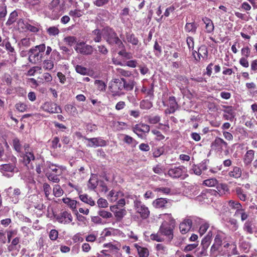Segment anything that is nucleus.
<instances>
[{
  "label": "nucleus",
  "instance_id": "1",
  "mask_svg": "<svg viewBox=\"0 0 257 257\" xmlns=\"http://www.w3.org/2000/svg\"><path fill=\"white\" fill-rule=\"evenodd\" d=\"M45 49L46 46L44 44L31 48L28 51L29 61L34 64L40 63L42 61L43 53Z\"/></svg>",
  "mask_w": 257,
  "mask_h": 257
},
{
  "label": "nucleus",
  "instance_id": "2",
  "mask_svg": "<svg viewBox=\"0 0 257 257\" xmlns=\"http://www.w3.org/2000/svg\"><path fill=\"white\" fill-rule=\"evenodd\" d=\"M74 49L77 53L84 55H91L93 52L92 46L86 44L84 42H77L74 47Z\"/></svg>",
  "mask_w": 257,
  "mask_h": 257
},
{
  "label": "nucleus",
  "instance_id": "3",
  "mask_svg": "<svg viewBox=\"0 0 257 257\" xmlns=\"http://www.w3.org/2000/svg\"><path fill=\"white\" fill-rule=\"evenodd\" d=\"M134 208L142 218L146 219L149 217L150 211L148 208L141 201L136 200L134 201Z\"/></svg>",
  "mask_w": 257,
  "mask_h": 257
},
{
  "label": "nucleus",
  "instance_id": "4",
  "mask_svg": "<svg viewBox=\"0 0 257 257\" xmlns=\"http://www.w3.org/2000/svg\"><path fill=\"white\" fill-rule=\"evenodd\" d=\"M76 134L77 136H79L88 141V143L86 145L87 147L96 148L98 147H104L106 145V141L100 137L87 138L85 137L82 136L79 133H77Z\"/></svg>",
  "mask_w": 257,
  "mask_h": 257
},
{
  "label": "nucleus",
  "instance_id": "5",
  "mask_svg": "<svg viewBox=\"0 0 257 257\" xmlns=\"http://www.w3.org/2000/svg\"><path fill=\"white\" fill-rule=\"evenodd\" d=\"M54 217L59 223L64 224H69L73 220V217L71 213L66 210L62 211L58 214L55 215Z\"/></svg>",
  "mask_w": 257,
  "mask_h": 257
},
{
  "label": "nucleus",
  "instance_id": "6",
  "mask_svg": "<svg viewBox=\"0 0 257 257\" xmlns=\"http://www.w3.org/2000/svg\"><path fill=\"white\" fill-rule=\"evenodd\" d=\"M44 111L50 113H59L61 112V107L52 101H47L41 106Z\"/></svg>",
  "mask_w": 257,
  "mask_h": 257
},
{
  "label": "nucleus",
  "instance_id": "7",
  "mask_svg": "<svg viewBox=\"0 0 257 257\" xmlns=\"http://www.w3.org/2000/svg\"><path fill=\"white\" fill-rule=\"evenodd\" d=\"M102 34L106 42L110 44H114V40L117 37L115 32L110 28L106 27L102 30Z\"/></svg>",
  "mask_w": 257,
  "mask_h": 257
},
{
  "label": "nucleus",
  "instance_id": "8",
  "mask_svg": "<svg viewBox=\"0 0 257 257\" xmlns=\"http://www.w3.org/2000/svg\"><path fill=\"white\" fill-rule=\"evenodd\" d=\"M226 234L224 232L221 231H218L215 237L214 243L211 246V251L213 252L219 250L223 240H224Z\"/></svg>",
  "mask_w": 257,
  "mask_h": 257
},
{
  "label": "nucleus",
  "instance_id": "9",
  "mask_svg": "<svg viewBox=\"0 0 257 257\" xmlns=\"http://www.w3.org/2000/svg\"><path fill=\"white\" fill-rule=\"evenodd\" d=\"M185 173V168L183 166H180L170 168L167 175L172 178L176 179L181 177Z\"/></svg>",
  "mask_w": 257,
  "mask_h": 257
},
{
  "label": "nucleus",
  "instance_id": "10",
  "mask_svg": "<svg viewBox=\"0 0 257 257\" xmlns=\"http://www.w3.org/2000/svg\"><path fill=\"white\" fill-rule=\"evenodd\" d=\"M159 232L162 235L166 236L169 240H171L173 237V229L165 221L162 223L159 229Z\"/></svg>",
  "mask_w": 257,
  "mask_h": 257
},
{
  "label": "nucleus",
  "instance_id": "11",
  "mask_svg": "<svg viewBox=\"0 0 257 257\" xmlns=\"http://www.w3.org/2000/svg\"><path fill=\"white\" fill-rule=\"evenodd\" d=\"M24 160L26 164H29L31 160L35 159V156L28 144H25L24 146Z\"/></svg>",
  "mask_w": 257,
  "mask_h": 257
},
{
  "label": "nucleus",
  "instance_id": "12",
  "mask_svg": "<svg viewBox=\"0 0 257 257\" xmlns=\"http://www.w3.org/2000/svg\"><path fill=\"white\" fill-rule=\"evenodd\" d=\"M7 192L12 202L14 203L18 202L21 193L19 188L10 187L8 189Z\"/></svg>",
  "mask_w": 257,
  "mask_h": 257
},
{
  "label": "nucleus",
  "instance_id": "13",
  "mask_svg": "<svg viewBox=\"0 0 257 257\" xmlns=\"http://www.w3.org/2000/svg\"><path fill=\"white\" fill-rule=\"evenodd\" d=\"M212 147L217 151H221L227 148V143L222 139L217 138L212 144Z\"/></svg>",
  "mask_w": 257,
  "mask_h": 257
},
{
  "label": "nucleus",
  "instance_id": "14",
  "mask_svg": "<svg viewBox=\"0 0 257 257\" xmlns=\"http://www.w3.org/2000/svg\"><path fill=\"white\" fill-rule=\"evenodd\" d=\"M153 206L157 208H168L170 206L169 200L163 198H158L154 201Z\"/></svg>",
  "mask_w": 257,
  "mask_h": 257
},
{
  "label": "nucleus",
  "instance_id": "15",
  "mask_svg": "<svg viewBox=\"0 0 257 257\" xmlns=\"http://www.w3.org/2000/svg\"><path fill=\"white\" fill-rule=\"evenodd\" d=\"M192 224V222L191 219H185L180 224L179 229L180 232L182 234H186L191 229Z\"/></svg>",
  "mask_w": 257,
  "mask_h": 257
},
{
  "label": "nucleus",
  "instance_id": "16",
  "mask_svg": "<svg viewBox=\"0 0 257 257\" xmlns=\"http://www.w3.org/2000/svg\"><path fill=\"white\" fill-rule=\"evenodd\" d=\"M47 169L50 170V172H52V173H55L58 175H61L62 173V171L59 167H58L56 165L51 163L50 162H47L45 164V168L43 169V170H46Z\"/></svg>",
  "mask_w": 257,
  "mask_h": 257
},
{
  "label": "nucleus",
  "instance_id": "17",
  "mask_svg": "<svg viewBox=\"0 0 257 257\" xmlns=\"http://www.w3.org/2000/svg\"><path fill=\"white\" fill-rule=\"evenodd\" d=\"M117 208V205L111 206L110 207V210L114 212V216L117 218V219L120 220L126 214V211L124 209H120L119 210L114 211V209Z\"/></svg>",
  "mask_w": 257,
  "mask_h": 257
},
{
  "label": "nucleus",
  "instance_id": "18",
  "mask_svg": "<svg viewBox=\"0 0 257 257\" xmlns=\"http://www.w3.org/2000/svg\"><path fill=\"white\" fill-rule=\"evenodd\" d=\"M216 190H214V194L217 193L219 196L225 194L226 193L229 192V189L226 184H218L216 187Z\"/></svg>",
  "mask_w": 257,
  "mask_h": 257
},
{
  "label": "nucleus",
  "instance_id": "19",
  "mask_svg": "<svg viewBox=\"0 0 257 257\" xmlns=\"http://www.w3.org/2000/svg\"><path fill=\"white\" fill-rule=\"evenodd\" d=\"M121 81L123 82V84L118 86V89L121 90L122 88H124L127 91L132 90L134 86V81L133 80L126 81L123 78H121Z\"/></svg>",
  "mask_w": 257,
  "mask_h": 257
},
{
  "label": "nucleus",
  "instance_id": "20",
  "mask_svg": "<svg viewBox=\"0 0 257 257\" xmlns=\"http://www.w3.org/2000/svg\"><path fill=\"white\" fill-rule=\"evenodd\" d=\"M63 202L67 204L72 211L75 213H77L76 210L77 204L78 202L74 200L71 199L69 198H64L62 199Z\"/></svg>",
  "mask_w": 257,
  "mask_h": 257
},
{
  "label": "nucleus",
  "instance_id": "21",
  "mask_svg": "<svg viewBox=\"0 0 257 257\" xmlns=\"http://www.w3.org/2000/svg\"><path fill=\"white\" fill-rule=\"evenodd\" d=\"M202 21L205 25L206 32L207 33H211L214 29V24L210 19L204 17L202 18Z\"/></svg>",
  "mask_w": 257,
  "mask_h": 257
},
{
  "label": "nucleus",
  "instance_id": "22",
  "mask_svg": "<svg viewBox=\"0 0 257 257\" xmlns=\"http://www.w3.org/2000/svg\"><path fill=\"white\" fill-rule=\"evenodd\" d=\"M254 157V151L252 150H248L244 156L243 162L245 165H249L252 161Z\"/></svg>",
  "mask_w": 257,
  "mask_h": 257
},
{
  "label": "nucleus",
  "instance_id": "23",
  "mask_svg": "<svg viewBox=\"0 0 257 257\" xmlns=\"http://www.w3.org/2000/svg\"><path fill=\"white\" fill-rule=\"evenodd\" d=\"M134 246L137 249L139 257L149 256V252L147 248L142 247L137 243L134 244Z\"/></svg>",
  "mask_w": 257,
  "mask_h": 257
},
{
  "label": "nucleus",
  "instance_id": "24",
  "mask_svg": "<svg viewBox=\"0 0 257 257\" xmlns=\"http://www.w3.org/2000/svg\"><path fill=\"white\" fill-rule=\"evenodd\" d=\"M15 166L12 164H6L0 165V171L5 174L7 172H13Z\"/></svg>",
  "mask_w": 257,
  "mask_h": 257
},
{
  "label": "nucleus",
  "instance_id": "25",
  "mask_svg": "<svg viewBox=\"0 0 257 257\" xmlns=\"http://www.w3.org/2000/svg\"><path fill=\"white\" fill-rule=\"evenodd\" d=\"M44 172H45L46 175L47 177L49 180L55 183H58L59 182L60 179L58 178V176L60 175H58L57 174L52 173L50 172V170L48 169H44Z\"/></svg>",
  "mask_w": 257,
  "mask_h": 257
},
{
  "label": "nucleus",
  "instance_id": "26",
  "mask_svg": "<svg viewBox=\"0 0 257 257\" xmlns=\"http://www.w3.org/2000/svg\"><path fill=\"white\" fill-rule=\"evenodd\" d=\"M234 216L236 217L240 216L241 218V220L242 221H244L247 219L249 216V214L245 211L244 209L242 208V207L237 211H235Z\"/></svg>",
  "mask_w": 257,
  "mask_h": 257
},
{
  "label": "nucleus",
  "instance_id": "27",
  "mask_svg": "<svg viewBox=\"0 0 257 257\" xmlns=\"http://www.w3.org/2000/svg\"><path fill=\"white\" fill-rule=\"evenodd\" d=\"M198 25L194 22L187 23L185 26L186 32L195 34L196 32Z\"/></svg>",
  "mask_w": 257,
  "mask_h": 257
},
{
  "label": "nucleus",
  "instance_id": "28",
  "mask_svg": "<svg viewBox=\"0 0 257 257\" xmlns=\"http://www.w3.org/2000/svg\"><path fill=\"white\" fill-rule=\"evenodd\" d=\"M98 185V178L95 175H92L88 182V187L90 189H94Z\"/></svg>",
  "mask_w": 257,
  "mask_h": 257
},
{
  "label": "nucleus",
  "instance_id": "29",
  "mask_svg": "<svg viewBox=\"0 0 257 257\" xmlns=\"http://www.w3.org/2000/svg\"><path fill=\"white\" fill-rule=\"evenodd\" d=\"M121 195V192H115L111 190L109 192L107 195V199L111 202L116 201L119 198L120 195Z\"/></svg>",
  "mask_w": 257,
  "mask_h": 257
},
{
  "label": "nucleus",
  "instance_id": "30",
  "mask_svg": "<svg viewBox=\"0 0 257 257\" xmlns=\"http://www.w3.org/2000/svg\"><path fill=\"white\" fill-rule=\"evenodd\" d=\"M212 233L211 231L208 232L207 235L202 240L201 246L203 248H207L210 245Z\"/></svg>",
  "mask_w": 257,
  "mask_h": 257
},
{
  "label": "nucleus",
  "instance_id": "31",
  "mask_svg": "<svg viewBox=\"0 0 257 257\" xmlns=\"http://www.w3.org/2000/svg\"><path fill=\"white\" fill-rule=\"evenodd\" d=\"M122 136L124 137L123 139V142L130 145L132 147L134 148L138 144V142L132 137L127 135H122Z\"/></svg>",
  "mask_w": 257,
  "mask_h": 257
},
{
  "label": "nucleus",
  "instance_id": "32",
  "mask_svg": "<svg viewBox=\"0 0 257 257\" xmlns=\"http://www.w3.org/2000/svg\"><path fill=\"white\" fill-rule=\"evenodd\" d=\"M80 199L83 202L90 205V206H94L95 202L93 200L91 197H89L87 194H80L79 195Z\"/></svg>",
  "mask_w": 257,
  "mask_h": 257
},
{
  "label": "nucleus",
  "instance_id": "33",
  "mask_svg": "<svg viewBox=\"0 0 257 257\" xmlns=\"http://www.w3.org/2000/svg\"><path fill=\"white\" fill-rule=\"evenodd\" d=\"M177 103L175 97L171 96L169 98V104L170 107L169 113H173L177 108Z\"/></svg>",
  "mask_w": 257,
  "mask_h": 257
},
{
  "label": "nucleus",
  "instance_id": "34",
  "mask_svg": "<svg viewBox=\"0 0 257 257\" xmlns=\"http://www.w3.org/2000/svg\"><path fill=\"white\" fill-rule=\"evenodd\" d=\"M241 170L238 167H234L232 171H230L228 175L230 177L234 178H239L241 176Z\"/></svg>",
  "mask_w": 257,
  "mask_h": 257
},
{
  "label": "nucleus",
  "instance_id": "35",
  "mask_svg": "<svg viewBox=\"0 0 257 257\" xmlns=\"http://www.w3.org/2000/svg\"><path fill=\"white\" fill-rule=\"evenodd\" d=\"M156 249L159 254H167L168 253V249L166 246L163 244L158 243L156 244Z\"/></svg>",
  "mask_w": 257,
  "mask_h": 257
},
{
  "label": "nucleus",
  "instance_id": "36",
  "mask_svg": "<svg viewBox=\"0 0 257 257\" xmlns=\"http://www.w3.org/2000/svg\"><path fill=\"white\" fill-rule=\"evenodd\" d=\"M228 204L230 208L235 210V211H237L242 207L239 202L232 200H229Z\"/></svg>",
  "mask_w": 257,
  "mask_h": 257
},
{
  "label": "nucleus",
  "instance_id": "37",
  "mask_svg": "<svg viewBox=\"0 0 257 257\" xmlns=\"http://www.w3.org/2000/svg\"><path fill=\"white\" fill-rule=\"evenodd\" d=\"M243 229L247 233L252 234L253 232V228L251 221H246L243 225Z\"/></svg>",
  "mask_w": 257,
  "mask_h": 257
},
{
  "label": "nucleus",
  "instance_id": "38",
  "mask_svg": "<svg viewBox=\"0 0 257 257\" xmlns=\"http://www.w3.org/2000/svg\"><path fill=\"white\" fill-rule=\"evenodd\" d=\"M64 191L59 185H55L53 187V194L56 197H59L63 194Z\"/></svg>",
  "mask_w": 257,
  "mask_h": 257
},
{
  "label": "nucleus",
  "instance_id": "39",
  "mask_svg": "<svg viewBox=\"0 0 257 257\" xmlns=\"http://www.w3.org/2000/svg\"><path fill=\"white\" fill-rule=\"evenodd\" d=\"M94 84L97 89L100 91H104L106 89V85L102 80H96L94 82Z\"/></svg>",
  "mask_w": 257,
  "mask_h": 257
},
{
  "label": "nucleus",
  "instance_id": "40",
  "mask_svg": "<svg viewBox=\"0 0 257 257\" xmlns=\"http://www.w3.org/2000/svg\"><path fill=\"white\" fill-rule=\"evenodd\" d=\"M47 32L50 36H55L59 34L60 31L58 27L52 26L47 29Z\"/></svg>",
  "mask_w": 257,
  "mask_h": 257
},
{
  "label": "nucleus",
  "instance_id": "41",
  "mask_svg": "<svg viewBox=\"0 0 257 257\" xmlns=\"http://www.w3.org/2000/svg\"><path fill=\"white\" fill-rule=\"evenodd\" d=\"M54 67V62L53 60L51 59L45 60L43 61V68L45 70H51Z\"/></svg>",
  "mask_w": 257,
  "mask_h": 257
},
{
  "label": "nucleus",
  "instance_id": "42",
  "mask_svg": "<svg viewBox=\"0 0 257 257\" xmlns=\"http://www.w3.org/2000/svg\"><path fill=\"white\" fill-rule=\"evenodd\" d=\"M198 58L195 57L197 60H199L202 58L206 57L207 56V50L205 47H200L198 49V52L197 53Z\"/></svg>",
  "mask_w": 257,
  "mask_h": 257
},
{
  "label": "nucleus",
  "instance_id": "43",
  "mask_svg": "<svg viewBox=\"0 0 257 257\" xmlns=\"http://www.w3.org/2000/svg\"><path fill=\"white\" fill-rule=\"evenodd\" d=\"M237 197L241 201H244L246 199V195L244 193L242 189L240 187H237L235 189Z\"/></svg>",
  "mask_w": 257,
  "mask_h": 257
},
{
  "label": "nucleus",
  "instance_id": "44",
  "mask_svg": "<svg viewBox=\"0 0 257 257\" xmlns=\"http://www.w3.org/2000/svg\"><path fill=\"white\" fill-rule=\"evenodd\" d=\"M116 71L118 75L120 76L129 77L132 75V73L130 71L124 70L121 68H117L116 69Z\"/></svg>",
  "mask_w": 257,
  "mask_h": 257
},
{
  "label": "nucleus",
  "instance_id": "45",
  "mask_svg": "<svg viewBox=\"0 0 257 257\" xmlns=\"http://www.w3.org/2000/svg\"><path fill=\"white\" fill-rule=\"evenodd\" d=\"M64 41L69 46H72L77 43V39L74 36H68L64 38Z\"/></svg>",
  "mask_w": 257,
  "mask_h": 257
},
{
  "label": "nucleus",
  "instance_id": "46",
  "mask_svg": "<svg viewBox=\"0 0 257 257\" xmlns=\"http://www.w3.org/2000/svg\"><path fill=\"white\" fill-rule=\"evenodd\" d=\"M65 109L68 112L73 116L76 115L78 113L76 108L71 104L66 105Z\"/></svg>",
  "mask_w": 257,
  "mask_h": 257
},
{
  "label": "nucleus",
  "instance_id": "47",
  "mask_svg": "<svg viewBox=\"0 0 257 257\" xmlns=\"http://www.w3.org/2000/svg\"><path fill=\"white\" fill-rule=\"evenodd\" d=\"M17 17L18 14L16 11H14L11 13L9 16V19L6 23V24L8 26L12 25L16 21Z\"/></svg>",
  "mask_w": 257,
  "mask_h": 257
},
{
  "label": "nucleus",
  "instance_id": "48",
  "mask_svg": "<svg viewBox=\"0 0 257 257\" xmlns=\"http://www.w3.org/2000/svg\"><path fill=\"white\" fill-rule=\"evenodd\" d=\"M150 238L152 240H155L158 242H162L164 240V238L162 237V234L159 232V230L157 233H152L151 234Z\"/></svg>",
  "mask_w": 257,
  "mask_h": 257
},
{
  "label": "nucleus",
  "instance_id": "49",
  "mask_svg": "<svg viewBox=\"0 0 257 257\" xmlns=\"http://www.w3.org/2000/svg\"><path fill=\"white\" fill-rule=\"evenodd\" d=\"M93 35H94V41L95 42H99L101 40V37L102 36V31H100L98 29H95L92 31Z\"/></svg>",
  "mask_w": 257,
  "mask_h": 257
},
{
  "label": "nucleus",
  "instance_id": "50",
  "mask_svg": "<svg viewBox=\"0 0 257 257\" xmlns=\"http://www.w3.org/2000/svg\"><path fill=\"white\" fill-rule=\"evenodd\" d=\"M218 181L215 178H210L205 180L203 182V184L208 187H213L217 185Z\"/></svg>",
  "mask_w": 257,
  "mask_h": 257
},
{
  "label": "nucleus",
  "instance_id": "51",
  "mask_svg": "<svg viewBox=\"0 0 257 257\" xmlns=\"http://www.w3.org/2000/svg\"><path fill=\"white\" fill-rule=\"evenodd\" d=\"M98 214L104 219L110 218L112 217L111 213L106 211L103 209H100L98 211Z\"/></svg>",
  "mask_w": 257,
  "mask_h": 257
},
{
  "label": "nucleus",
  "instance_id": "52",
  "mask_svg": "<svg viewBox=\"0 0 257 257\" xmlns=\"http://www.w3.org/2000/svg\"><path fill=\"white\" fill-rule=\"evenodd\" d=\"M13 143L15 150L17 152L21 153L22 152V147L20 144L19 140L17 138L14 139Z\"/></svg>",
  "mask_w": 257,
  "mask_h": 257
},
{
  "label": "nucleus",
  "instance_id": "53",
  "mask_svg": "<svg viewBox=\"0 0 257 257\" xmlns=\"http://www.w3.org/2000/svg\"><path fill=\"white\" fill-rule=\"evenodd\" d=\"M20 240V238L19 237H16L13 239L12 241V244L8 246L9 251H11L15 249L16 246L19 243Z\"/></svg>",
  "mask_w": 257,
  "mask_h": 257
},
{
  "label": "nucleus",
  "instance_id": "54",
  "mask_svg": "<svg viewBox=\"0 0 257 257\" xmlns=\"http://www.w3.org/2000/svg\"><path fill=\"white\" fill-rule=\"evenodd\" d=\"M140 108L143 109H149L152 107V103L148 100H143L140 102Z\"/></svg>",
  "mask_w": 257,
  "mask_h": 257
},
{
  "label": "nucleus",
  "instance_id": "55",
  "mask_svg": "<svg viewBox=\"0 0 257 257\" xmlns=\"http://www.w3.org/2000/svg\"><path fill=\"white\" fill-rule=\"evenodd\" d=\"M209 227V224L206 222H203L201 223L199 228V232L201 235H202L207 231Z\"/></svg>",
  "mask_w": 257,
  "mask_h": 257
},
{
  "label": "nucleus",
  "instance_id": "56",
  "mask_svg": "<svg viewBox=\"0 0 257 257\" xmlns=\"http://www.w3.org/2000/svg\"><path fill=\"white\" fill-rule=\"evenodd\" d=\"M83 14V13L81 11L75 9L73 10H71L69 13V15L70 16L73 17V18H79Z\"/></svg>",
  "mask_w": 257,
  "mask_h": 257
},
{
  "label": "nucleus",
  "instance_id": "57",
  "mask_svg": "<svg viewBox=\"0 0 257 257\" xmlns=\"http://www.w3.org/2000/svg\"><path fill=\"white\" fill-rule=\"evenodd\" d=\"M50 58L52 60L59 61L61 59V56L60 53L56 49L53 50Z\"/></svg>",
  "mask_w": 257,
  "mask_h": 257
},
{
  "label": "nucleus",
  "instance_id": "58",
  "mask_svg": "<svg viewBox=\"0 0 257 257\" xmlns=\"http://www.w3.org/2000/svg\"><path fill=\"white\" fill-rule=\"evenodd\" d=\"M126 39L128 42L134 45H138L139 43L138 39L133 34L127 35Z\"/></svg>",
  "mask_w": 257,
  "mask_h": 257
},
{
  "label": "nucleus",
  "instance_id": "59",
  "mask_svg": "<svg viewBox=\"0 0 257 257\" xmlns=\"http://www.w3.org/2000/svg\"><path fill=\"white\" fill-rule=\"evenodd\" d=\"M97 204L99 208H106L108 205L107 200L102 198H100L97 200Z\"/></svg>",
  "mask_w": 257,
  "mask_h": 257
},
{
  "label": "nucleus",
  "instance_id": "60",
  "mask_svg": "<svg viewBox=\"0 0 257 257\" xmlns=\"http://www.w3.org/2000/svg\"><path fill=\"white\" fill-rule=\"evenodd\" d=\"M16 108L20 112H24L27 109V105L24 103L19 102L16 104Z\"/></svg>",
  "mask_w": 257,
  "mask_h": 257
},
{
  "label": "nucleus",
  "instance_id": "61",
  "mask_svg": "<svg viewBox=\"0 0 257 257\" xmlns=\"http://www.w3.org/2000/svg\"><path fill=\"white\" fill-rule=\"evenodd\" d=\"M242 57L248 58L250 54V50L248 47H243L241 50Z\"/></svg>",
  "mask_w": 257,
  "mask_h": 257
},
{
  "label": "nucleus",
  "instance_id": "62",
  "mask_svg": "<svg viewBox=\"0 0 257 257\" xmlns=\"http://www.w3.org/2000/svg\"><path fill=\"white\" fill-rule=\"evenodd\" d=\"M228 222L231 225L232 230L236 231L237 229L238 225L236 219L234 218H230Z\"/></svg>",
  "mask_w": 257,
  "mask_h": 257
},
{
  "label": "nucleus",
  "instance_id": "63",
  "mask_svg": "<svg viewBox=\"0 0 257 257\" xmlns=\"http://www.w3.org/2000/svg\"><path fill=\"white\" fill-rule=\"evenodd\" d=\"M75 70L77 73L82 75H86L88 72V70L86 68L80 65H76L75 67Z\"/></svg>",
  "mask_w": 257,
  "mask_h": 257
},
{
  "label": "nucleus",
  "instance_id": "64",
  "mask_svg": "<svg viewBox=\"0 0 257 257\" xmlns=\"http://www.w3.org/2000/svg\"><path fill=\"white\" fill-rule=\"evenodd\" d=\"M41 67L39 66H34L31 68L27 72V75L34 76L36 72L38 71H40Z\"/></svg>",
  "mask_w": 257,
  "mask_h": 257
}]
</instances>
